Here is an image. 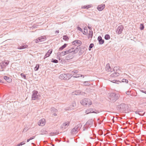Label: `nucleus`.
<instances>
[{
	"label": "nucleus",
	"mask_w": 146,
	"mask_h": 146,
	"mask_svg": "<svg viewBox=\"0 0 146 146\" xmlns=\"http://www.w3.org/2000/svg\"><path fill=\"white\" fill-rule=\"evenodd\" d=\"M119 97V95L118 94L112 93L109 95V98L112 102H114L118 99Z\"/></svg>",
	"instance_id": "nucleus-1"
},
{
	"label": "nucleus",
	"mask_w": 146,
	"mask_h": 146,
	"mask_svg": "<svg viewBox=\"0 0 146 146\" xmlns=\"http://www.w3.org/2000/svg\"><path fill=\"white\" fill-rule=\"evenodd\" d=\"M72 76V74H63L59 76V78L61 80H68Z\"/></svg>",
	"instance_id": "nucleus-2"
},
{
	"label": "nucleus",
	"mask_w": 146,
	"mask_h": 146,
	"mask_svg": "<svg viewBox=\"0 0 146 146\" xmlns=\"http://www.w3.org/2000/svg\"><path fill=\"white\" fill-rule=\"evenodd\" d=\"M81 103L82 105L86 107H89L92 104V102L90 100L87 98L83 100L81 102Z\"/></svg>",
	"instance_id": "nucleus-3"
},
{
	"label": "nucleus",
	"mask_w": 146,
	"mask_h": 146,
	"mask_svg": "<svg viewBox=\"0 0 146 146\" xmlns=\"http://www.w3.org/2000/svg\"><path fill=\"white\" fill-rule=\"evenodd\" d=\"M38 91L34 90L32 92V100H37L39 99V96L38 95Z\"/></svg>",
	"instance_id": "nucleus-4"
},
{
	"label": "nucleus",
	"mask_w": 146,
	"mask_h": 146,
	"mask_svg": "<svg viewBox=\"0 0 146 146\" xmlns=\"http://www.w3.org/2000/svg\"><path fill=\"white\" fill-rule=\"evenodd\" d=\"M82 125L81 124H79L77 125L71 131V133L72 134H75L78 132V129L81 128Z\"/></svg>",
	"instance_id": "nucleus-5"
},
{
	"label": "nucleus",
	"mask_w": 146,
	"mask_h": 146,
	"mask_svg": "<svg viewBox=\"0 0 146 146\" xmlns=\"http://www.w3.org/2000/svg\"><path fill=\"white\" fill-rule=\"evenodd\" d=\"M9 61L8 60H5L2 62L1 63H0V65L1 66L2 69L5 68L7 65L9 64Z\"/></svg>",
	"instance_id": "nucleus-6"
},
{
	"label": "nucleus",
	"mask_w": 146,
	"mask_h": 146,
	"mask_svg": "<svg viewBox=\"0 0 146 146\" xmlns=\"http://www.w3.org/2000/svg\"><path fill=\"white\" fill-rule=\"evenodd\" d=\"M93 121L92 119H91L88 120L86 123L85 124L86 126H87L88 127H90L93 125Z\"/></svg>",
	"instance_id": "nucleus-7"
},
{
	"label": "nucleus",
	"mask_w": 146,
	"mask_h": 146,
	"mask_svg": "<svg viewBox=\"0 0 146 146\" xmlns=\"http://www.w3.org/2000/svg\"><path fill=\"white\" fill-rule=\"evenodd\" d=\"M82 44V42L81 41L79 40H76L72 42V44L76 46H77L78 45L80 46Z\"/></svg>",
	"instance_id": "nucleus-8"
},
{
	"label": "nucleus",
	"mask_w": 146,
	"mask_h": 146,
	"mask_svg": "<svg viewBox=\"0 0 146 146\" xmlns=\"http://www.w3.org/2000/svg\"><path fill=\"white\" fill-rule=\"evenodd\" d=\"M123 26L120 25L118 27L116 31V33L119 34L121 33L123 29Z\"/></svg>",
	"instance_id": "nucleus-9"
},
{
	"label": "nucleus",
	"mask_w": 146,
	"mask_h": 146,
	"mask_svg": "<svg viewBox=\"0 0 146 146\" xmlns=\"http://www.w3.org/2000/svg\"><path fill=\"white\" fill-rule=\"evenodd\" d=\"M38 125L40 126H43L45 124V120L42 119L39 121L38 122Z\"/></svg>",
	"instance_id": "nucleus-10"
},
{
	"label": "nucleus",
	"mask_w": 146,
	"mask_h": 146,
	"mask_svg": "<svg viewBox=\"0 0 146 146\" xmlns=\"http://www.w3.org/2000/svg\"><path fill=\"white\" fill-rule=\"evenodd\" d=\"M106 70L107 72H112L113 69L111 68L109 64H107L106 67Z\"/></svg>",
	"instance_id": "nucleus-11"
},
{
	"label": "nucleus",
	"mask_w": 146,
	"mask_h": 146,
	"mask_svg": "<svg viewBox=\"0 0 146 146\" xmlns=\"http://www.w3.org/2000/svg\"><path fill=\"white\" fill-rule=\"evenodd\" d=\"M118 108L120 109V110H124L125 108V105L124 104H121L118 106Z\"/></svg>",
	"instance_id": "nucleus-12"
},
{
	"label": "nucleus",
	"mask_w": 146,
	"mask_h": 146,
	"mask_svg": "<svg viewBox=\"0 0 146 146\" xmlns=\"http://www.w3.org/2000/svg\"><path fill=\"white\" fill-rule=\"evenodd\" d=\"M105 7V5L104 4H102L101 5H99L98 6L97 9L99 11H102L103 10Z\"/></svg>",
	"instance_id": "nucleus-13"
},
{
	"label": "nucleus",
	"mask_w": 146,
	"mask_h": 146,
	"mask_svg": "<svg viewBox=\"0 0 146 146\" xmlns=\"http://www.w3.org/2000/svg\"><path fill=\"white\" fill-rule=\"evenodd\" d=\"M52 52V50L50 49L46 53L44 56V58L49 57L50 54H51Z\"/></svg>",
	"instance_id": "nucleus-14"
},
{
	"label": "nucleus",
	"mask_w": 146,
	"mask_h": 146,
	"mask_svg": "<svg viewBox=\"0 0 146 146\" xmlns=\"http://www.w3.org/2000/svg\"><path fill=\"white\" fill-rule=\"evenodd\" d=\"M98 39L100 44H102L104 42V40L102 39L101 36H99L98 37Z\"/></svg>",
	"instance_id": "nucleus-15"
},
{
	"label": "nucleus",
	"mask_w": 146,
	"mask_h": 146,
	"mask_svg": "<svg viewBox=\"0 0 146 146\" xmlns=\"http://www.w3.org/2000/svg\"><path fill=\"white\" fill-rule=\"evenodd\" d=\"M69 125V122H67L64 123L61 125V128L63 129H66Z\"/></svg>",
	"instance_id": "nucleus-16"
},
{
	"label": "nucleus",
	"mask_w": 146,
	"mask_h": 146,
	"mask_svg": "<svg viewBox=\"0 0 146 146\" xmlns=\"http://www.w3.org/2000/svg\"><path fill=\"white\" fill-rule=\"evenodd\" d=\"M46 39V38L45 36H42L39 37V40L40 42L44 41Z\"/></svg>",
	"instance_id": "nucleus-17"
},
{
	"label": "nucleus",
	"mask_w": 146,
	"mask_h": 146,
	"mask_svg": "<svg viewBox=\"0 0 146 146\" xmlns=\"http://www.w3.org/2000/svg\"><path fill=\"white\" fill-rule=\"evenodd\" d=\"M3 78L4 79L8 82H10L12 81V79L7 76H5L3 77Z\"/></svg>",
	"instance_id": "nucleus-18"
},
{
	"label": "nucleus",
	"mask_w": 146,
	"mask_h": 146,
	"mask_svg": "<svg viewBox=\"0 0 146 146\" xmlns=\"http://www.w3.org/2000/svg\"><path fill=\"white\" fill-rule=\"evenodd\" d=\"M119 75V74L117 72H114L110 75L111 77H116L118 76Z\"/></svg>",
	"instance_id": "nucleus-19"
},
{
	"label": "nucleus",
	"mask_w": 146,
	"mask_h": 146,
	"mask_svg": "<svg viewBox=\"0 0 146 146\" xmlns=\"http://www.w3.org/2000/svg\"><path fill=\"white\" fill-rule=\"evenodd\" d=\"M92 109L90 108L86 110L85 111V113L86 114H88L90 113H97L96 112H95L94 111H92Z\"/></svg>",
	"instance_id": "nucleus-20"
},
{
	"label": "nucleus",
	"mask_w": 146,
	"mask_h": 146,
	"mask_svg": "<svg viewBox=\"0 0 146 146\" xmlns=\"http://www.w3.org/2000/svg\"><path fill=\"white\" fill-rule=\"evenodd\" d=\"M92 6V5H84L82 7V8L88 9L91 8Z\"/></svg>",
	"instance_id": "nucleus-21"
},
{
	"label": "nucleus",
	"mask_w": 146,
	"mask_h": 146,
	"mask_svg": "<svg viewBox=\"0 0 146 146\" xmlns=\"http://www.w3.org/2000/svg\"><path fill=\"white\" fill-rule=\"evenodd\" d=\"M28 46L27 45H22V46H19L17 48L19 49H25L26 48H27V47H28Z\"/></svg>",
	"instance_id": "nucleus-22"
},
{
	"label": "nucleus",
	"mask_w": 146,
	"mask_h": 146,
	"mask_svg": "<svg viewBox=\"0 0 146 146\" xmlns=\"http://www.w3.org/2000/svg\"><path fill=\"white\" fill-rule=\"evenodd\" d=\"M80 45H78L77 48L75 49L74 50V54H76L79 50L80 49Z\"/></svg>",
	"instance_id": "nucleus-23"
},
{
	"label": "nucleus",
	"mask_w": 146,
	"mask_h": 146,
	"mask_svg": "<svg viewBox=\"0 0 146 146\" xmlns=\"http://www.w3.org/2000/svg\"><path fill=\"white\" fill-rule=\"evenodd\" d=\"M67 46V44L66 43L64 44L61 47L59 48L58 50L60 51L63 49L65 48Z\"/></svg>",
	"instance_id": "nucleus-24"
},
{
	"label": "nucleus",
	"mask_w": 146,
	"mask_h": 146,
	"mask_svg": "<svg viewBox=\"0 0 146 146\" xmlns=\"http://www.w3.org/2000/svg\"><path fill=\"white\" fill-rule=\"evenodd\" d=\"M85 94V92H82L80 91H77V94H76V95H84Z\"/></svg>",
	"instance_id": "nucleus-25"
},
{
	"label": "nucleus",
	"mask_w": 146,
	"mask_h": 146,
	"mask_svg": "<svg viewBox=\"0 0 146 146\" xmlns=\"http://www.w3.org/2000/svg\"><path fill=\"white\" fill-rule=\"evenodd\" d=\"M93 32L92 31H89V36L88 37V38H89L90 37L92 38L93 36Z\"/></svg>",
	"instance_id": "nucleus-26"
},
{
	"label": "nucleus",
	"mask_w": 146,
	"mask_h": 146,
	"mask_svg": "<svg viewBox=\"0 0 146 146\" xmlns=\"http://www.w3.org/2000/svg\"><path fill=\"white\" fill-rule=\"evenodd\" d=\"M104 38L106 40H108L110 39V36L109 35L106 34L105 35Z\"/></svg>",
	"instance_id": "nucleus-27"
},
{
	"label": "nucleus",
	"mask_w": 146,
	"mask_h": 146,
	"mask_svg": "<svg viewBox=\"0 0 146 146\" xmlns=\"http://www.w3.org/2000/svg\"><path fill=\"white\" fill-rule=\"evenodd\" d=\"M58 132H51L50 133V136H52L53 135H55L56 134H58Z\"/></svg>",
	"instance_id": "nucleus-28"
},
{
	"label": "nucleus",
	"mask_w": 146,
	"mask_h": 146,
	"mask_svg": "<svg viewBox=\"0 0 146 146\" xmlns=\"http://www.w3.org/2000/svg\"><path fill=\"white\" fill-rule=\"evenodd\" d=\"M51 111H52L53 112H56L57 111V110L54 107H52V108H51Z\"/></svg>",
	"instance_id": "nucleus-29"
},
{
	"label": "nucleus",
	"mask_w": 146,
	"mask_h": 146,
	"mask_svg": "<svg viewBox=\"0 0 146 146\" xmlns=\"http://www.w3.org/2000/svg\"><path fill=\"white\" fill-rule=\"evenodd\" d=\"M84 85L85 86H89L90 85V83L88 81H85L84 82Z\"/></svg>",
	"instance_id": "nucleus-30"
},
{
	"label": "nucleus",
	"mask_w": 146,
	"mask_h": 146,
	"mask_svg": "<svg viewBox=\"0 0 146 146\" xmlns=\"http://www.w3.org/2000/svg\"><path fill=\"white\" fill-rule=\"evenodd\" d=\"M63 39L65 41H66L68 40V37L66 35H64L63 36Z\"/></svg>",
	"instance_id": "nucleus-31"
},
{
	"label": "nucleus",
	"mask_w": 146,
	"mask_h": 146,
	"mask_svg": "<svg viewBox=\"0 0 146 146\" xmlns=\"http://www.w3.org/2000/svg\"><path fill=\"white\" fill-rule=\"evenodd\" d=\"M76 106V103H75V102H74L72 104V105H70V109H73V107H74Z\"/></svg>",
	"instance_id": "nucleus-32"
},
{
	"label": "nucleus",
	"mask_w": 146,
	"mask_h": 146,
	"mask_svg": "<svg viewBox=\"0 0 146 146\" xmlns=\"http://www.w3.org/2000/svg\"><path fill=\"white\" fill-rule=\"evenodd\" d=\"M25 143V141H23L17 145L16 146H21L23 145Z\"/></svg>",
	"instance_id": "nucleus-33"
},
{
	"label": "nucleus",
	"mask_w": 146,
	"mask_h": 146,
	"mask_svg": "<svg viewBox=\"0 0 146 146\" xmlns=\"http://www.w3.org/2000/svg\"><path fill=\"white\" fill-rule=\"evenodd\" d=\"M84 52V51L81 48L80 49V51L79 52V56L81 55Z\"/></svg>",
	"instance_id": "nucleus-34"
},
{
	"label": "nucleus",
	"mask_w": 146,
	"mask_h": 146,
	"mask_svg": "<svg viewBox=\"0 0 146 146\" xmlns=\"http://www.w3.org/2000/svg\"><path fill=\"white\" fill-rule=\"evenodd\" d=\"M39 67V64H37L36 65V66L35 68V71H37L38 70Z\"/></svg>",
	"instance_id": "nucleus-35"
},
{
	"label": "nucleus",
	"mask_w": 146,
	"mask_h": 146,
	"mask_svg": "<svg viewBox=\"0 0 146 146\" xmlns=\"http://www.w3.org/2000/svg\"><path fill=\"white\" fill-rule=\"evenodd\" d=\"M94 44L93 43L90 44L89 47V50H90L91 49V48H92L94 46Z\"/></svg>",
	"instance_id": "nucleus-36"
},
{
	"label": "nucleus",
	"mask_w": 146,
	"mask_h": 146,
	"mask_svg": "<svg viewBox=\"0 0 146 146\" xmlns=\"http://www.w3.org/2000/svg\"><path fill=\"white\" fill-rule=\"evenodd\" d=\"M78 72V71L77 70H73L71 72V73L72 74L74 73V74H77Z\"/></svg>",
	"instance_id": "nucleus-37"
},
{
	"label": "nucleus",
	"mask_w": 146,
	"mask_h": 146,
	"mask_svg": "<svg viewBox=\"0 0 146 146\" xmlns=\"http://www.w3.org/2000/svg\"><path fill=\"white\" fill-rule=\"evenodd\" d=\"M66 53L67 54H68L71 53L72 52V51H71V50L70 49H69L68 50H66Z\"/></svg>",
	"instance_id": "nucleus-38"
},
{
	"label": "nucleus",
	"mask_w": 146,
	"mask_h": 146,
	"mask_svg": "<svg viewBox=\"0 0 146 146\" xmlns=\"http://www.w3.org/2000/svg\"><path fill=\"white\" fill-rule=\"evenodd\" d=\"M122 82H125L126 83H127L128 82L127 80L125 79H123L122 80Z\"/></svg>",
	"instance_id": "nucleus-39"
},
{
	"label": "nucleus",
	"mask_w": 146,
	"mask_h": 146,
	"mask_svg": "<svg viewBox=\"0 0 146 146\" xmlns=\"http://www.w3.org/2000/svg\"><path fill=\"white\" fill-rule=\"evenodd\" d=\"M51 62L54 63H57L58 62V61L56 59H52Z\"/></svg>",
	"instance_id": "nucleus-40"
},
{
	"label": "nucleus",
	"mask_w": 146,
	"mask_h": 146,
	"mask_svg": "<svg viewBox=\"0 0 146 146\" xmlns=\"http://www.w3.org/2000/svg\"><path fill=\"white\" fill-rule=\"evenodd\" d=\"M21 76L23 78H24L25 79L26 78V76L23 73H21Z\"/></svg>",
	"instance_id": "nucleus-41"
},
{
	"label": "nucleus",
	"mask_w": 146,
	"mask_h": 146,
	"mask_svg": "<svg viewBox=\"0 0 146 146\" xmlns=\"http://www.w3.org/2000/svg\"><path fill=\"white\" fill-rule=\"evenodd\" d=\"M140 112H141L140 111H135V113L138 114L140 115H141V116L143 115V114H141L140 113Z\"/></svg>",
	"instance_id": "nucleus-42"
},
{
	"label": "nucleus",
	"mask_w": 146,
	"mask_h": 146,
	"mask_svg": "<svg viewBox=\"0 0 146 146\" xmlns=\"http://www.w3.org/2000/svg\"><path fill=\"white\" fill-rule=\"evenodd\" d=\"M60 54L62 56H64L67 54L66 51L61 52Z\"/></svg>",
	"instance_id": "nucleus-43"
},
{
	"label": "nucleus",
	"mask_w": 146,
	"mask_h": 146,
	"mask_svg": "<svg viewBox=\"0 0 146 146\" xmlns=\"http://www.w3.org/2000/svg\"><path fill=\"white\" fill-rule=\"evenodd\" d=\"M77 29L78 31L81 32H82V29L79 26L78 27H77Z\"/></svg>",
	"instance_id": "nucleus-44"
},
{
	"label": "nucleus",
	"mask_w": 146,
	"mask_h": 146,
	"mask_svg": "<svg viewBox=\"0 0 146 146\" xmlns=\"http://www.w3.org/2000/svg\"><path fill=\"white\" fill-rule=\"evenodd\" d=\"M141 27H140V29L141 30H143L144 28V26L143 24H141Z\"/></svg>",
	"instance_id": "nucleus-45"
},
{
	"label": "nucleus",
	"mask_w": 146,
	"mask_h": 146,
	"mask_svg": "<svg viewBox=\"0 0 146 146\" xmlns=\"http://www.w3.org/2000/svg\"><path fill=\"white\" fill-rule=\"evenodd\" d=\"M88 127L87 126H86V125H85L83 127V131H85L86 129Z\"/></svg>",
	"instance_id": "nucleus-46"
},
{
	"label": "nucleus",
	"mask_w": 146,
	"mask_h": 146,
	"mask_svg": "<svg viewBox=\"0 0 146 146\" xmlns=\"http://www.w3.org/2000/svg\"><path fill=\"white\" fill-rule=\"evenodd\" d=\"M35 42L36 43L40 42L39 40V38H38L36 39L35 40Z\"/></svg>",
	"instance_id": "nucleus-47"
},
{
	"label": "nucleus",
	"mask_w": 146,
	"mask_h": 146,
	"mask_svg": "<svg viewBox=\"0 0 146 146\" xmlns=\"http://www.w3.org/2000/svg\"><path fill=\"white\" fill-rule=\"evenodd\" d=\"M28 129H27V128H25L24 129L23 131V132H26L28 130Z\"/></svg>",
	"instance_id": "nucleus-48"
},
{
	"label": "nucleus",
	"mask_w": 146,
	"mask_h": 146,
	"mask_svg": "<svg viewBox=\"0 0 146 146\" xmlns=\"http://www.w3.org/2000/svg\"><path fill=\"white\" fill-rule=\"evenodd\" d=\"M73 77L74 78H78L80 77V76H79L78 74H76L75 76H74Z\"/></svg>",
	"instance_id": "nucleus-49"
},
{
	"label": "nucleus",
	"mask_w": 146,
	"mask_h": 146,
	"mask_svg": "<svg viewBox=\"0 0 146 146\" xmlns=\"http://www.w3.org/2000/svg\"><path fill=\"white\" fill-rule=\"evenodd\" d=\"M35 136H33L31 137L30 138V140H32V139H34L35 138Z\"/></svg>",
	"instance_id": "nucleus-50"
},
{
	"label": "nucleus",
	"mask_w": 146,
	"mask_h": 146,
	"mask_svg": "<svg viewBox=\"0 0 146 146\" xmlns=\"http://www.w3.org/2000/svg\"><path fill=\"white\" fill-rule=\"evenodd\" d=\"M70 50H71V51H72V52H73V53H74V48H71L70 49Z\"/></svg>",
	"instance_id": "nucleus-51"
},
{
	"label": "nucleus",
	"mask_w": 146,
	"mask_h": 146,
	"mask_svg": "<svg viewBox=\"0 0 146 146\" xmlns=\"http://www.w3.org/2000/svg\"><path fill=\"white\" fill-rule=\"evenodd\" d=\"M141 91L142 92H143L144 93H145V94H146V91H144L143 90H141Z\"/></svg>",
	"instance_id": "nucleus-52"
},
{
	"label": "nucleus",
	"mask_w": 146,
	"mask_h": 146,
	"mask_svg": "<svg viewBox=\"0 0 146 146\" xmlns=\"http://www.w3.org/2000/svg\"><path fill=\"white\" fill-rule=\"evenodd\" d=\"M130 93V92H129V91H127L126 92V94L127 95H129V94Z\"/></svg>",
	"instance_id": "nucleus-53"
},
{
	"label": "nucleus",
	"mask_w": 146,
	"mask_h": 146,
	"mask_svg": "<svg viewBox=\"0 0 146 146\" xmlns=\"http://www.w3.org/2000/svg\"><path fill=\"white\" fill-rule=\"evenodd\" d=\"M88 28L89 29H90V30H91L92 29V26H88Z\"/></svg>",
	"instance_id": "nucleus-54"
},
{
	"label": "nucleus",
	"mask_w": 146,
	"mask_h": 146,
	"mask_svg": "<svg viewBox=\"0 0 146 146\" xmlns=\"http://www.w3.org/2000/svg\"><path fill=\"white\" fill-rule=\"evenodd\" d=\"M100 135H102L103 134V132L102 131H100Z\"/></svg>",
	"instance_id": "nucleus-55"
},
{
	"label": "nucleus",
	"mask_w": 146,
	"mask_h": 146,
	"mask_svg": "<svg viewBox=\"0 0 146 146\" xmlns=\"http://www.w3.org/2000/svg\"><path fill=\"white\" fill-rule=\"evenodd\" d=\"M30 140H30V138H29V139H27V142H29V141H30Z\"/></svg>",
	"instance_id": "nucleus-56"
},
{
	"label": "nucleus",
	"mask_w": 146,
	"mask_h": 146,
	"mask_svg": "<svg viewBox=\"0 0 146 146\" xmlns=\"http://www.w3.org/2000/svg\"><path fill=\"white\" fill-rule=\"evenodd\" d=\"M53 115L54 116H56L57 115L56 114V113H54Z\"/></svg>",
	"instance_id": "nucleus-57"
},
{
	"label": "nucleus",
	"mask_w": 146,
	"mask_h": 146,
	"mask_svg": "<svg viewBox=\"0 0 146 146\" xmlns=\"http://www.w3.org/2000/svg\"><path fill=\"white\" fill-rule=\"evenodd\" d=\"M56 33H59V31L58 30V31H56Z\"/></svg>",
	"instance_id": "nucleus-58"
},
{
	"label": "nucleus",
	"mask_w": 146,
	"mask_h": 146,
	"mask_svg": "<svg viewBox=\"0 0 146 146\" xmlns=\"http://www.w3.org/2000/svg\"><path fill=\"white\" fill-rule=\"evenodd\" d=\"M84 30H86V31H87V29H86V27H85L84 28Z\"/></svg>",
	"instance_id": "nucleus-59"
},
{
	"label": "nucleus",
	"mask_w": 146,
	"mask_h": 146,
	"mask_svg": "<svg viewBox=\"0 0 146 146\" xmlns=\"http://www.w3.org/2000/svg\"><path fill=\"white\" fill-rule=\"evenodd\" d=\"M81 76L83 78H84V76L83 75H81Z\"/></svg>",
	"instance_id": "nucleus-60"
},
{
	"label": "nucleus",
	"mask_w": 146,
	"mask_h": 146,
	"mask_svg": "<svg viewBox=\"0 0 146 146\" xmlns=\"http://www.w3.org/2000/svg\"><path fill=\"white\" fill-rule=\"evenodd\" d=\"M70 55H68V56H67V57H68L69 58V56Z\"/></svg>",
	"instance_id": "nucleus-61"
},
{
	"label": "nucleus",
	"mask_w": 146,
	"mask_h": 146,
	"mask_svg": "<svg viewBox=\"0 0 146 146\" xmlns=\"http://www.w3.org/2000/svg\"><path fill=\"white\" fill-rule=\"evenodd\" d=\"M32 144H33V145H35V144H34V143H32Z\"/></svg>",
	"instance_id": "nucleus-62"
},
{
	"label": "nucleus",
	"mask_w": 146,
	"mask_h": 146,
	"mask_svg": "<svg viewBox=\"0 0 146 146\" xmlns=\"http://www.w3.org/2000/svg\"><path fill=\"white\" fill-rule=\"evenodd\" d=\"M52 146H54V145H53V144H52Z\"/></svg>",
	"instance_id": "nucleus-63"
},
{
	"label": "nucleus",
	"mask_w": 146,
	"mask_h": 146,
	"mask_svg": "<svg viewBox=\"0 0 146 146\" xmlns=\"http://www.w3.org/2000/svg\"><path fill=\"white\" fill-rule=\"evenodd\" d=\"M1 82V80H0V83Z\"/></svg>",
	"instance_id": "nucleus-64"
}]
</instances>
